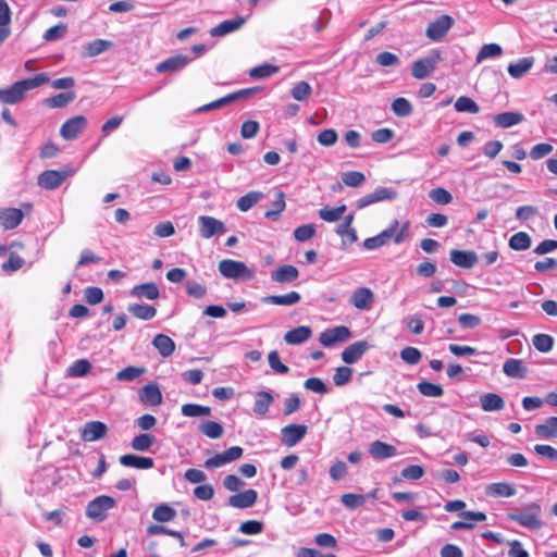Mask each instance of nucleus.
Masks as SVG:
<instances>
[{
  "mask_svg": "<svg viewBox=\"0 0 557 557\" xmlns=\"http://www.w3.org/2000/svg\"><path fill=\"white\" fill-rule=\"evenodd\" d=\"M246 23V17L237 16L233 20H226L210 29L212 37H222L239 29Z\"/></svg>",
  "mask_w": 557,
  "mask_h": 557,
  "instance_id": "20",
  "label": "nucleus"
},
{
  "mask_svg": "<svg viewBox=\"0 0 557 557\" xmlns=\"http://www.w3.org/2000/svg\"><path fill=\"white\" fill-rule=\"evenodd\" d=\"M218 269L221 275L225 278L251 280L255 277V272L249 269L243 261L223 259L219 262Z\"/></svg>",
  "mask_w": 557,
  "mask_h": 557,
  "instance_id": "3",
  "label": "nucleus"
},
{
  "mask_svg": "<svg viewBox=\"0 0 557 557\" xmlns=\"http://www.w3.org/2000/svg\"><path fill=\"white\" fill-rule=\"evenodd\" d=\"M131 295L133 297H136V298H139V299L146 298V299H149V300H154V299H157L159 297L160 292H159V288H158L156 283L149 282V283H144V284L135 285L131 289Z\"/></svg>",
  "mask_w": 557,
  "mask_h": 557,
  "instance_id": "31",
  "label": "nucleus"
},
{
  "mask_svg": "<svg viewBox=\"0 0 557 557\" xmlns=\"http://www.w3.org/2000/svg\"><path fill=\"white\" fill-rule=\"evenodd\" d=\"M442 54L440 50L433 49L430 53L422 59H419L412 63L411 74L417 79H423L431 75L440 61H442Z\"/></svg>",
  "mask_w": 557,
  "mask_h": 557,
  "instance_id": "5",
  "label": "nucleus"
},
{
  "mask_svg": "<svg viewBox=\"0 0 557 557\" xmlns=\"http://www.w3.org/2000/svg\"><path fill=\"white\" fill-rule=\"evenodd\" d=\"M533 346L541 352H548L553 348L554 338L547 334H536L532 338Z\"/></svg>",
  "mask_w": 557,
  "mask_h": 557,
  "instance_id": "60",
  "label": "nucleus"
},
{
  "mask_svg": "<svg viewBox=\"0 0 557 557\" xmlns=\"http://www.w3.org/2000/svg\"><path fill=\"white\" fill-rule=\"evenodd\" d=\"M290 94L295 100L305 101L311 96L312 88L307 82L301 81L295 84Z\"/></svg>",
  "mask_w": 557,
  "mask_h": 557,
  "instance_id": "58",
  "label": "nucleus"
},
{
  "mask_svg": "<svg viewBox=\"0 0 557 557\" xmlns=\"http://www.w3.org/2000/svg\"><path fill=\"white\" fill-rule=\"evenodd\" d=\"M273 403L274 397L270 392L259 391L255 394V404L252 407V411L256 416L264 417Z\"/></svg>",
  "mask_w": 557,
  "mask_h": 557,
  "instance_id": "27",
  "label": "nucleus"
},
{
  "mask_svg": "<svg viewBox=\"0 0 557 557\" xmlns=\"http://www.w3.org/2000/svg\"><path fill=\"white\" fill-rule=\"evenodd\" d=\"M516 493V487L506 482L491 483L485 486V494L490 497H511Z\"/></svg>",
  "mask_w": 557,
  "mask_h": 557,
  "instance_id": "32",
  "label": "nucleus"
},
{
  "mask_svg": "<svg viewBox=\"0 0 557 557\" xmlns=\"http://www.w3.org/2000/svg\"><path fill=\"white\" fill-rule=\"evenodd\" d=\"M301 299V296L298 292H289L285 295H270L262 297V302L268 305H276V306H293L298 304Z\"/></svg>",
  "mask_w": 557,
  "mask_h": 557,
  "instance_id": "29",
  "label": "nucleus"
},
{
  "mask_svg": "<svg viewBox=\"0 0 557 557\" xmlns=\"http://www.w3.org/2000/svg\"><path fill=\"white\" fill-rule=\"evenodd\" d=\"M392 110L395 115L405 117L411 114L412 106L406 98L399 97L392 102Z\"/></svg>",
  "mask_w": 557,
  "mask_h": 557,
  "instance_id": "59",
  "label": "nucleus"
},
{
  "mask_svg": "<svg viewBox=\"0 0 557 557\" xmlns=\"http://www.w3.org/2000/svg\"><path fill=\"white\" fill-rule=\"evenodd\" d=\"M418 391L426 397H441L444 389L440 384L422 381L417 384Z\"/></svg>",
  "mask_w": 557,
  "mask_h": 557,
  "instance_id": "53",
  "label": "nucleus"
},
{
  "mask_svg": "<svg viewBox=\"0 0 557 557\" xmlns=\"http://www.w3.org/2000/svg\"><path fill=\"white\" fill-rule=\"evenodd\" d=\"M139 399L148 406H159L162 404V394L156 383H149L139 391Z\"/></svg>",
  "mask_w": 557,
  "mask_h": 557,
  "instance_id": "23",
  "label": "nucleus"
},
{
  "mask_svg": "<svg viewBox=\"0 0 557 557\" xmlns=\"http://www.w3.org/2000/svg\"><path fill=\"white\" fill-rule=\"evenodd\" d=\"M278 66L272 64H261L249 71V76L252 78H267L278 72Z\"/></svg>",
  "mask_w": 557,
  "mask_h": 557,
  "instance_id": "57",
  "label": "nucleus"
},
{
  "mask_svg": "<svg viewBox=\"0 0 557 557\" xmlns=\"http://www.w3.org/2000/svg\"><path fill=\"white\" fill-rule=\"evenodd\" d=\"M50 81L47 73H40L32 78L15 82L9 88L0 89V101L7 104H15L22 101L28 90L35 89Z\"/></svg>",
  "mask_w": 557,
  "mask_h": 557,
  "instance_id": "1",
  "label": "nucleus"
},
{
  "mask_svg": "<svg viewBox=\"0 0 557 557\" xmlns=\"http://www.w3.org/2000/svg\"><path fill=\"white\" fill-rule=\"evenodd\" d=\"M285 207V194L278 190L275 194V200L272 202V208L264 212V216L269 220H276L278 214L284 211Z\"/></svg>",
  "mask_w": 557,
  "mask_h": 557,
  "instance_id": "48",
  "label": "nucleus"
},
{
  "mask_svg": "<svg viewBox=\"0 0 557 557\" xmlns=\"http://www.w3.org/2000/svg\"><path fill=\"white\" fill-rule=\"evenodd\" d=\"M182 414L185 417H205L211 414V408L198 404H185L181 408Z\"/></svg>",
  "mask_w": 557,
  "mask_h": 557,
  "instance_id": "50",
  "label": "nucleus"
},
{
  "mask_svg": "<svg viewBox=\"0 0 557 557\" xmlns=\"http://www.w3.org/2000/svg\"><path fill=\"white\" fill-rule=\"evenodd\" d=\"M503 54V49L498 44H486L482 46L476 54L475 62L481 63L482 61L490 58H497Z\"/></svg>",
  "mask_w": 557,
  "mask_h": 557,
  "instance_id": "47",
  "label": "nucleus"
},
{
  "mask_svg": "<svg viewBox=\"0 0 557 557\" xmlns=\"http://www.w3.org/2000/svg\"><path fill=\"white\" fill-rule=\"evenodd\" d=\"M127 310L134 317L144 321L151 320L157 314L156 308L149 305L132 304L127 307Z\"/></svg>",
  "mask_w": 557,
  "mask_h": 557,
  "instance_id": "41",
  "label": "nucleus"
},
{
  "mask_svg": "<svg viewBox=\"0 0 557 557\" xmlns=\"http://www.w3.org/2000/svg\"><path fill=\"white\" fill-rule=\"evenodd\" d=\"M24 216L21 209L5 208L0 210V226L4 230H13L20 225Z\"/></svg>",
  "mask_w": 557,
  "mask_h": 557,
  "instance_id": "21",
  "label": "nucleus"
},
{
  "mask_svg": "<svg viewBox=\"0 0 557 557\" xmlns=\"http://www.w3.org/2000/svg\"><path fill=\"white\" fill-rule=\"evenodd\" d=\"M91 363L87 359H78L74 361L66 370L70 377H82L89 373Z\"/></svg>",
  "mask_w": 557,
  "mask_h": 557,
  "instance_id": "43",
  "label": "nucleus"
},
{
  "mask_svg": "<svg viewBox=\"0 0 557 557\" xmlns=\"http://www.w3.org/2000/svg\"><path fill=\"white\" fill-rule=\"evenodd\" d=\"M152 345L158 349L163 358L170 357L175 350V343L171 337L164 334H158L152 341Z\"/></svg>",
  "mask_w": 557,
  "mask_h": 557,
  "instance_id": "39",
  "label": "nucleus"
},
{
  "mask_svg": "<svg viewBox=\"0 0 557 557\" xmlns=\"http://www.w3.org/2000/svg\"><path fill=\"white\" fill-rule=\"evenodd\" d=\"M257 498V491L249 488L242 493L230 496L227 504L233 508L245 509L252 507L256 504Z\"/></svg>",
  "mask_w": 557,
  "mask_h": 557,
  "instance_id": "19",
  "label": "nucleus"
},
{
  "mask_svg": "<svg viewBox=\"0 0 557 557\" xmlns=\"http://www.w3.org/2000/svg\"><path fill=\"white\" fill-rule=\"evenodd\" d=\"M460 517L463 518L467 521H456L454 522L450 528L451 530H471L474 528V524L469 521H485L486 515L482 511H462L460 513Z\"/></svg>",
  "mask_w": 557,
  "mask_h": 557,
  "instance_id": "30",
  "label": "nucleus"
},
{
  "mask_svg": "<svg viewBox=\"0 0 557 557\" xmlns=\"http://www.w3.org/2000/svg\"><path fill=\"white\" fill-rule=\"evenodd\" d=\"M145 368L128 366L116 373V380L121 382H131L145 373Z\"/></svg>",
  "mask_w": 557,
  "mask_h": 557,
  "instance_id": "55",
  "label": "nucleus"
},
{
  "mask_svg": "<svg viewBox=\"0 0 557 557\" xmlns=\"http://www.w3.org/2000/svg\"><path fill=\"white\" fill-rule=\"evenodd\" d=\"M262 198V193L259 191H250L246 194L245 196H242L237 200V208L246 212L249 209H251L260 199Z\"/></svg>",
  "mask_w": 557,
  "mask_h": 557,
  "instance_id": "56",
  "label": "nucleus"
},
{
  "mask_svg": "<svg viewBox=\"0 0 557 557\" xmlns=\"http://www.w3.org/2000/svg\"><path fill=\"white\" fill-rule=\"evenodd\" d=\"M397 191L393 188L387 187H377L374 191L361 197L355 202V207L358 210H362L373 203L385 201V200H394L397 197Z\"/></svg>",
  "mask_w": 557,
  "mask_h": 557,
  "instance_id": "6",
  "label": "nucleus"
},
{
  "mask_svg": "<svg viewBox=\"0 0 557 557\" xmlns=\"http://www.w3.org/2000/svg\"><path fill=\"white\" fill-rule=\"evenodd\" d=\"M450 261L462 269H471L478 262V256L471 250H457L450 251Z\"/></svg>",
  "mask_w": 557,
  "mask_h": 557,
  "instance_id": "24",
  "label": "nucleus"
},
{
  "mask_svg": "<svg viewBox=\"0 0 557 557\" xmlns=\"http://www.w3.org/2000/svg\"><path fill=\"white\" fill-rule=\"evenodd\" d=\"M307 426L305 424H288L281 430V442L286 447H294L307 434Z\"/></svg>",
  "mask_w": 557,
  "mask_h": 557,
  "instance_id": "12",
  "label": "nucleus"
},
{
  "mask_svg": "<svg viewBox=\"0 0 557 557\" xmlns=\"http://www.w3.org/2000/svg\"><path fill=\"white\" fill-rule=\"evenodd\" d=\"M541 512V505L533 502L524 505L520 510L508 513L507 518L530 530H539L543 527Z\"/></svg>",
  "mask_w": 557,
  "mask_h": 557,
  "instance_id": "2",
  "label": "nucleus"
},
{
  "mask_svg": "<svg viewBox=\"0 0 557 557\" xmlns=\"http://www.w3.org/2000/svg\"><path fill=\"white\" fill-rule=\"evenodd\" d=\"M531 237L525 232H518L509 239V247L516 251H523L530 248Z\"/></svg>",
  "mask_w": 557,
  "mask_h": 557,
  "instance_id": "46",
  "label": "nucleus"
},
{
  "mask_svg": "<svg viewBox=\"0 0 557 557\" xmlns=\"http://www.w3.org/2000/svg\"><path fill=\"white\" fill-rule=\"evenodd\" d=\"M176 510L168 504L157 506L152 512V518L158 522H169L176 517Z\"/></svg>",
  "mask_w": 557,
  "mask_h": 557,
  "instance_id": "45",
  "label": "nucleus"
},
{
  "mask_svg": "<svg viewBox=\"0 0 557 557\" xmlns=\"http://www.w3.org/2000/svg\"><path fill=\"white\" fill-rule=\"evenodd\" d=\"M455 110L457 112H468L472 114H476L480 111L479 106L476 102L467 96H461L455 101Z\"/></svg>",
  "mask_w": 557,
  "mask_h": 557,
  "instance_id": "51",
  "label": "nucleus"
},
{
  "mask_svg": "<svg viewBox=\"0 0 557 557\" xmlns=\"http://www.w3.org/2000/svg\"><path fill=\"white\" fill-rule=\"evenodd\" d=\"M87 120L84 115L67 119L60 128V135L65 140L75 139L86 127Z\"/></svg>",
  "mask_w": 557,
  "mask_h": 557,
  "instance_id": "13",
  "label": "nucleus"
},
{
  "mask_svg": "<svg viewBox=\"0 0 557 557\" xmlns=\"http://www.w3.org/2000/svg\"><path fill=\"white\" fill-rule=\"evenodd\" d=\"M400 358L404 362L414 366L420 362L422 354L418 348L407 346L400 350Z\"/></svg>",
  "mask_w": 557,
  "mask_h": 557,
  "instance_id": "62",
  "label": "nucleus"
},
{
  "mask_svg": "<svg viewBox=\"0 0 557 557\" xmlns=\"http://www.w3.org/2000/svg\"><path fill=\"white\" fill-rule=\"evenodd\" d=\"M351 336L350 330L345 325H338L324 330L320 336L319 342L324 347H332L337 343H344Z\"/></svg>",
  "mask_w": 557,
  "mask_h": 557,
  "instance_id": "9",
  "label": "nucleus"
},
{
  "mask_svg": "<svg viewBox=\"0 0 557 557\" xmlns=\"http://www.w3.org/2000/svg\"><path fill=\"white\" fill-rule=\"evenodd\" d=\"M199 233L203 238H211L213 236L222 235L226 232L225 224L210 215L198 216Z\"/></svg>",
  "mask_w": 557,
  "mask_h": 557,
  "instance_id": "8",
  "label": "nucleus"
},
{
  "mask_svg": "<svg viewBox=\"0 0 557 557\" xmlns=\"http://www.w3.org/2000/svg\"><path fill=\"white\" fill-rule=\"evenodd\" d=\"M367 500L366 495L347 493L343 494L341 497L342 504L349 510L357 509L364 505Z\"/></svg>",
  "mask_w": 557,
  "mask_h": 557,
  "instance_id": "54",
  "label": "nucleus"
},
{
  "mask_svg": "<svg viewBox=\"0 0 557 557\" xmlns=\"http://www.w3.org/2000/svg\"><path fill=\"white\" fill-rule=\"evenodd\" d=\"M504 373L513 379H524L527 375V368L523 367L520 359H507L503 366Z\"/></svg>",
  "mask_w": 557,
  "mask_h": 557,
  "instance_id": "38",
  "label": "nucleus"
},
{
  "mask_svg": "<svg viewBox=\"0 0 557 557\" xmlns=\"http://www.w3.org/2000/svg\"><path fill=\"white\" fill-rule=\"evenodd\" d=\"M299 276V271L292 264H284L272 271L271 280L276 283H292Z\"/></svg>",
  "mask_w": 557,
  "mask_h": 557,
  "instance_id": "25",
  "label": "nucleus"
},
{
  "mask_svg": "<svg viewBox=\"0 0 557 557\" xmlns=\"http://www.w3.org/2000/svg\"><path fill=\"white\" fill-rule=\"evenodd\" d=\"M315 234V227L313 224H304L295 228L294 238L297 242L304 243L311 239Z\"/></svg>",
  "mask_w": 557,
  "mask_h": 557,
  "instance_id": "63",
  "label": "nucleus"
},
{
  "mask_svg": "<svg viewBox=\"0 0 557 557\" xmlns=\"http://www.w3.org/2000/svg\"><path fill=\"white\" fill-rule=\"evenodd\" d=\"M312 335V331L309 326H297L284 335V341L289 345H299L307 342Z\"/></svg>",
  "mask_w": 557,
  "mask_h": 557,
  "instance_id": "33",
  "label": "nucleus"
},
{
  "mask_svg": "<svg viewBox=\"0 0 557 557\" xmlns=\"http://www.w3.org/2000/svg\"><path fill=\"white\" fill-rule=\"evenodd\" d=\"M156 442V437L152 434L149 433H143L137 436H135L132 441V448L138 451H146L148 450L153 443Z\"/></svg>",
  "mask_w": 557,
  "mask_h": 557,
  "instance_id": "52",
  "label": "nucleus"
},
{
  "mask_svg": "<svg viewBox=\"0 0 557 557\" xmlns=\"http://www.w3.org/2000/svg\"><path fill=\"white\" fill-rule=\"evenodd\" d=\"M523 120H524L523 114H521L519 112H511V111L496 114L493 117L495 125L497 127H502V128L511 127L513 125L521 123Z\"/></svg>",
  "mask_w": 557,
  "mask_h": 557,
  "instance_id": "37",
  "label": "nucleus"
},
{
  "mask_svg": "<svg viewBox=\"0 0 557 557\" xmlns=\"http://www.w3.org/2000/svg\"><path fill=\"white\" fill-rule=\"evenodd\" d=\"M69 171L47 170L38 176V185L45 189H55L62 185L69 176Z\"/></svg>",
  "mask_w": 557,
  "mask_h": 557,
  "instance_id": "14",
  "label": "nucleus"
},
{
  "mask_svg": "<svg viewBox=\"0 0 557 557\" xmlns=\"http://www.w3.org/2000/svg\"><path fill=\"white\" fill-rule=\"evenodd\" d=\"M335 232L342 237V247L351 245L358 239L357 232L351 225L339 224Z\"/></svg>",
  "mask_w": 557,
  "mask_h": 557,
  "instance_id": "49",
  "label": "nucleus"
},
{
  "mask_svg": "<svg viewBox=\"0 0 557 557\" xmlns=\"http://www.w3.org/2000/svg\"><path fill=\"white\" fill-rule=\"evenodd\" d=\"M76 98V94L72 90L60 92L52 97L45 99V104L49 108H64L71 102H73Z\"/></svg>",
  "mask_w": 557,
  "mask_h": 557,
  "instance_id": "40",
  "label": "nucleus"
},
{
  "mask_svg": "<svg viewBox=\"0 0 557 557\" xmlns=\"http://www.w3.org/2000/svg\"><path fill=\"white\" fill-rule=\"evenodd\" d=\"M374 302V294L369 287H358L349 297V304L358 310H369Z\"/></svg>",
  "mask_w": 557,
  "mask_h": 557,
  "instance_id": "16",
  "label": "nucleus"
},
{
  "mask_svg": "<svg viewBox=\"0 0 557 557\" xmlns=\"http://www.w3.org/2000/svg\"><path fill=\"white\" fill-rule=\"evenodd\" d=\"M119 461L124 467L145 469V470L151 469L154 466L152 458L132 455V454L121 456Z\"/></svg>",
  "mask_w": 557,
  "mask_h": 557,
  "instance_id": "28",
  "label": "nucleus"
},
{
  "mask_svg": "<svg viewBox=\"0 0 557 557\" xmlns=\"http://www.w3.org/2000/svg\"><path fill=\"white\" fill-rule=\"evenodd\" d=\"M454 23L455 21L451 16L443 14L429 24L425 35L429 39L438 41L446 36Z\"/></svg>",
  "mask_w": 557,
  "mask_h": 557,
  "instance_id": "7",
  "label": "nucleus"
},
{
  "mask_svg": "<svg viewBox=\"0 0 557 557\" xmlns=\"http://www.w3.org/2000/svg\"><path fill=\"white\" fill-rule=\"evenodd\" d=\"M480 405L484 411H499L504 409L505 401L498 394L485 393L480 396Z\"/></svg>",
  "mask_w": 557,
  "mask_h": 557,
  "instance_id": "35",
  "label": "nucleus"
},
{
  "mask_svg": "<svg viewBox=\"0 0 557 557\" xmlns=\"http://www.w3.org/2000/svg\"><path fill=\"white\" fill-rule=\"evenodd\" d=\"M429 197L438 205H448L453 200L450 193L442 187L431 189Z\"/></svg>",
  "mask_w": 557,
  "mask_h": 557,
  "instance_id": "64",
  "label": "nucleus"
},
{
  "mask_svg": "<svg viewBox=\"0 0 557 557\" xmlns=\"http://www.w3.org/2000/svg\"><path fill=\"white\" fill-rule=\"evenodd\" d=\"M107 425L100 421H90L84 425L82 437L86 442H95L106 436Z\"/></svg>",
  "mask_w": 557,
  "mask_h": 557,
  "instance_id": "22",
  "label": "nucleus"
},
{
  "mask_svg": "<svg viewBox=\"0 0 557 557\" xmlns=\"http://www.w3.org/2000/svg\"><path fill=\"white\" fill-rule=\"evenodd\" d=\"M346 209L345 205L335 208L324 207L318 211V215L325 222H336L341 220Z\"/></svg>",
  "mask_w": 557,
  "mask_h": 557,
  "instance_id": "44",
  "label": "nucleus"
},
{
  "mask_svg": "<svg viewBox=\"0 0 557 557\" xmlns=\"http://www.w3.org/2000/svg\"><path fill=\"white\" fill-rule=\"evenodd\" d=\"M535 434L543 440L557 437V417H549L543 423L536 424Z\"/></svg>",
  "mask_w": 557,
  "mask_h": 557,
  "instance_id": "36",
  "label": "nucleus"
},
{
  "mask_svg": "<svg viewBox=\"0 0 557 557\" xmlns=\"http://www.w3.org/2000/svg\"><path fill=\"white\" fill-rule=\"evenodd\" d=\"M191 59L185 54H175L156 66L158 73H177L188 65Z\"/></svg>",
  "mask_w": 557,
  "mask_h": 557,
  "instance_id": "15",
  "label": "nucleus"
},
{
  "mask_svg": "<svg viewBox=\"0 0 557 557\" xmlns=\"http://www.w3.org/2000/svg\"><path fill=\"white\" fill-rule=\"evenodd\" d=\"M534 64V58L533 57H525L520 60H518L516 63H510L508 65V74L512 78H521L523 77L533 66Z\"/></svg>",
  "mask_w": 557,
  "mask_h": 557,
  "instance_id": "34",
  "label": "nucleus"
},
{
  "mask_svg": "<svg viewBox=\"0 0 557 557\" xmlns=\"http://www.w3.org/2000/svg\"><path fill=\"white\" fill-rule=\"evenodd\" d=\"M243 448L239 446H232L221 454H216L211 458H208L203 466L207 469H214L223 467L234 460L239 459L243 456Z\"/></svg>",
  "mask_w": 557,
  "mask_h": 557,
  "instance_id": "10",
  "label": "nucleus"
},
{
  "mask_svg": "<svg viewBox=\"0 0 557 557\" xmlns=\"http://www.w3.org/2000/svg\"><path fill=\"white\" fill-rule=\"evenodd\" d=\"M342 182L348 187H359L366 182V176L362 172L349 171L343 173Z\"/></svg>",
  "mask_w": 557,
  "mask_h": 557,
  "instance_id": "61",
  "label": "nucleus"
},
{
  "mask_svg": "<svg viewBox=\"0 0 557 557\" xmlns=\"http://www.w3.org/2000/svg\"><path fill=\"white\" fill-rule=\"evenodd\" d=\"M370 348L367 341H358L347 346L342 352V360L347 364L359 361Z\"/></svg>",
  "mask_w": 557,
  "mask_h": 557,
  "instance_id": "17",
  "label": "nucleus"
},
{
  "mask_svg": "<svg viewBox=\"0 0 557 557\" xmlns=\"http://www.w3.org/2000/svg\"><path fill=\"white\" fill-rule=\"evenodd\" d=\"M116 502L108 495H100L88 503L86 507V516L97 522H102L108 517V511L114 508Z\"/></svg>",
  "mask_w": 557,
  "mask_h": 557,
  "instance_id": "4",
  "label": "nucleus"
},
{
  "mask_svg": "<svg viewBox=\"0 0 557 557\" xmlns=\"http://www.w3.org/2000/svg\"><path fill=\"white\" fill-rule=\"evenodd\" d=\"M113 46L112 41L106 39H95L85 44L82 47V57L84 58H92L97 57L107 50H109Z\"/></svg>",
  "mask_w": 557,
  "mask_h": 557,
  "instance_id": "26",
  "label": "nucleus"
},
{
  "mask_svg": "<svg viewBox=\"0 0 557 557\" xmlns=\"http://www.w3.org/2000/svg\"><path fill=\"white\" fill-rule=\"evenodd\" d=\"M368 451L375 460L393 458L397 455V448L394 445L382 441H374L369 445Z\"/></svg>",
  "mask_w": 557,
  "mask_h": 557,
  "instance_id": "18",
  "label": "nucleus"
},
{
  "mask_svg": "<svg viewBox=\"0 0 557 557\" xmlns=\"http://www.w3.org/2000/svg\"><path fill=\"white\" fill-rule=\"evenodd\" d=\"M398 226V220H393L389 226L382 231L380 234L373 237L366 238L362 244L363 248L367 250H375L386 245L394 236Z\"/></svg>",
  "mask_w": 557,
  "mask_h": 557,
  "instance_id": "11",
  "label": "nucleus"
},
{
  "mask_svg": "<svg viewBox=\"0 0 557 557\" xmlns=\"http://www.w3.org/2000/svg\"><path fill=\"white\" fill-rule=\"evenodd\" d=\"M199 431L208 436L209 438H220L223 433H224V429L222 426L221 423L219 422H215V421H211V420H207V421H202L200 424H199Z\"/></svg>",
  "mask_w": 557,
  "mask_h": 557,
  "instance_id": "42",
  "label": "nucleus"
}]
</instances>
